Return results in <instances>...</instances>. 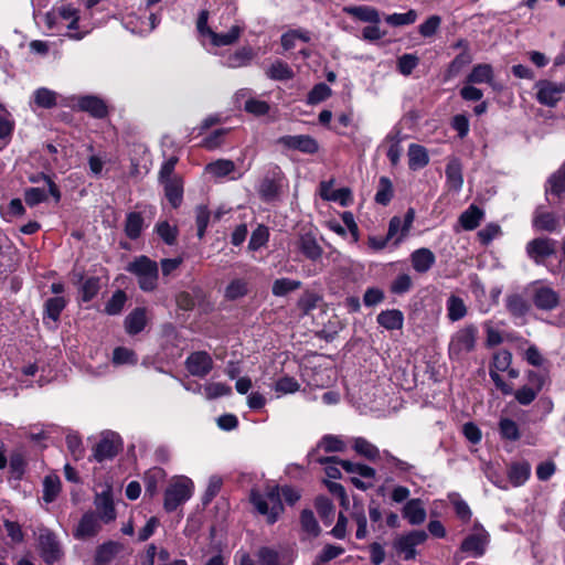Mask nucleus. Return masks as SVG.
Instances as JSON below:
<instances>
[{
    "instance_id": "1",
    "label": "nucleus",
    "mask_w": 565,
    "mask_h": 565,
    "mask_svg": "<svg viewBox=\"0 0 565 565\" xmlns=\"http://www.w3.org/2000/svg\"><path fill=\"white\" fill-rule=\"evenodd\" d=\"M250 502L259 514L267 518L269 524H274L284 512L280 488L278 486L268 487L265 493L253 490L250 492Z\"/></svg>"
},
{
    "instance_id": "2",
    "label": "nucleus",
    "mask_w": 565,
    "mask_h": 565,
    "mask_svg": "<svg viewBox=\"0 0 565 565\" xmlns=\"http://www.w3.org/2000/svg\"><path fill=\"white\" fill-rule=\"evenodd\" d=\"M127 270L138 277L139 287L152 291L157 287L158 265L147 256H140L130 263Z\"/></svg>"
},
{
    "instance_id": "3",
    "label": "nucleus",
    "mask_w": 565,
    "mask_h": 565,
    "mask_svg": "<svg viewBox=\"0 0 565 565\" xmlns=\"http://www.w3.org/2000/svg\"><path fill=\"white\" fill-rule=\"evenodd\" d=\"M478 329L473 324H468L458 330L449 343V355L451 359H460L462 354L475 350Z\"/></svg>"
},
{
    "instance_id": "4",
    "label": "nucleus",
    "mask_w": 565,
    "mask_h": 565,
    "mask_svg": "<svg viewBox=\"0 0 565 565\" xmlns=\"http://www.w3.org/2000/svg\"><path fill=\"white\" fill-rule=\"evenodd\" d=\"M193 483L189 478L181 477L173 481L164 492L163 507L168 512L174 511L180 504L190 499Z\"/></svg>"
},
{
    "instance_id": "5",
    "label": "nucleus",
    "mask_w": 565,
    "mask_h": 565,
    "mask_svg": "<svg viewBox=\"0 0 565 565\" xmlns=\"http://www.w3.org/2000/svg\"><path fill=\"white\" fill-rule=\"evenodd\" d=\"M39 552L46 565H57L63 555V548L56 537V535L47 530H41L39 535Z\"/></svg>"
},
{
    "instance_id": "6",
    "label": "nucleus",
    "mask_w": 565,
    "mask_h": 565,
    "mask_svg": "<svg viewBox=\"0 0 565 565\" xmlns=\"http://www.w3.org/2000/svg\"><path fill=\"white\" fill-rule=\"evenodd\" d=\"M121 448V439L119 435L113 431L102 434V438L93 448V458L103 462L104 460L114 458Z\"/></svg>"
},
{
    "instance_id": "7",
    "label": "nucleus",
    "mask_w": 565,
    "mask_h": 565,
    "mask_svg": "<svg viewBox=\"0 0 565 565\" xmlns=\"http://www.w3.org/2000/svg\"><path fill=\"white\" fill-rule=\"evenodd\" d=\"M536 99L540 104L554 107L565 93V83L541 79L535 84Z\"/></svg>"
},
{
    "instance_id": "8",
    "label": "nucleus",
    "mask_w": 565,
    "mask_h": 565,
    "mask_svg": "<svg viewBox=\"0 0 565 565\" xmlns=\"http://www.w3.org/2000/svg\"><path fill=\"white\" fill-rule=\"evenodd\" d=\"M557 242L550 237H536L526 244L527 256L537 265L544 264L545 259L555 255Z\"/></svg>"
},
{
    "instance_id": "9",
    "label": "nucleus",
    "mask_w": 565,
    "mask_h": 565,
    "mask_svg": "<svg viewBox=\"0 0 565 565\" xmlns=\"http://www.w3.org/2000/svg\"><path fill=\"white\" fill-rule=\"evenodd\" d=\"M282 181V172L278 167L266 174L260 181L258 194L262 200L270 202L279 196Z\"/></svg>"
},
{
    "instance_id": "10",
    "label": "nucleus",
    "mask_w": 565,
    "mask_h": 565,
    "mask_svg": "<svg viewBox=\"0 0 565 565\" xmlns=\"http://www.w3.org/2000/svg\"><path fill=\"white\" fill-rule=\"evenodd\" d=\"M277 142L285 148L298 150L307 154H315L319 151L318 141L309 135L282 136Z\"/></svg>"
},
{
    "instance_id": "11",
    "label": "nucleus",
    "mask_w": 565,
    "mask_h": 565,
    "mask_svg": "<svg viewBox=\"0 0 565 565\" xmlns=\"http://www.w3.org/2000/svg\"><path fill=\"white\" fill-rule=\"evenodd\" d=\"M188 372L196 377H205L213 369V360L205 351L191 353L185 360Z\"/></svg>"
},
{
    "instance_id": "12",
    "label": "nucleus",
    "mask_w": 565,
    "mask_h": 565,
    "mask_svg": "<svg viewBox=\"0 0 565 565\" xmlns=\"http://www.w3.org/2000/svg\"><path fill=\"white\" fill-rule=\"evenodd\" d=\"M426 540L427 533L425 531H412L395 540L394 547L398 552L404 553V558L409 561L416 556L415 546L424 543Z\"/></svg>"
},
{
    "instance_id": "13",
    "label": "nucleus",
    "mask_w": 565,
    "mask_h": 565,
    "mask_svg": "<svg viewBox=\"0 0 565 565\" xmlns=\"http://www.w3.org/2000/svg\"><path fill=\"white\" fill-rule=\"evenodd\" d=\"M534 306L544 311H552L559 305V295L547 286H539L533 291Z\"/></svg>"
},
{
    "instance_id": "14",
    "label": "nucleus",
    "mask_w": 565,
    "mask_h": 565,
    "mask_svg": "<svg viewBox=\"0 0 565 565\" xmlns=\"http://www.w3.org/2000/svg\"><path fill=\"white\" fill-rule=\"evenodd\" d=\"M476 529H480V532L468 535L461 543V551L470 553L478 557L483 555L486 545L488 543V533L479 525H475Z\"/></svg>"
},
{
    "instance_id": "15",
    "label": "nucleus",
    "mask_w": 565,
    "mask_h": 565,
    "mask_svg": "<svg viewBox=\"0 0 565 565\" xmlns=\"http://www.w3.org/2000/svg\"><path fill=\"white\" fill-rule=\"evenodd\" d=\"M100 530L97 516L93 512H86L77 527L74 531V536L78 540H85L95 536Z\"/></svg>"
},
{
    "instance_id": "16",
    "label": "nucleus",
    "mask_w": 565,
    "mask_h": 565,
    "mask_svg": "<svg viewBox=\"0 0 565 565\" xmlns=\"http://www.w3.org/2000/svg\"><path fill=\"white\" fill-rule=\"evenodd\" d=\"M300 252L310 260H317L322 255V247L318 244L311 232L301 233L297 241Z\"/></svg>"
},
{
    "instance_id": "17",
    "label": "nucleus",
    "mask_w": 565,
    "mask_h": 565,
    "mask_svg": "<svg viewBox=\"0 0 565 565\" xmlns=\"http://www.w3.org/2000/svg\"><path fill=\"white\" fill-rule=\"evenodd\" d=\"M411 262L415 271L425 274L433 267L436 257L429 248L422 247L412 253Z\"/></svg>"
},
{
    "instance_id": "18",
    "label": "nucleus",
    "mask_w": 565,
    "mask_h": 565,
    "mask_svg": "<svg viewBox=\"0 0 565 565\" xmlns=\"http://www.w3.org/2000/svg\"><path fill=\"white\" fill-rule=\"evenodd\" d=\"M78 108L88 113L95 118H104L108 114V108L103 99L96 96H83L78 99Z\"/></svg>"
},
{
    "instance_id": "19",
    "label": "nucleus",
    "mask_w": 565,
    "mask_h": 565,
    "mask_svg": "<svg viewBox=\"0 0 565 565\" xmlns=\"http://www.w3.org/2000/svg\"><path fill=\"white\" fill-rule=\"evenodd\" d=\"M558 223V218L554 213L545 212L541 206L536 207L532 220L534 228L553 233L557 231Z\"/></svg>"
},
{
    "instance_id": "20",
    "label": "nucleus",
    "mask_w": 565,
    "mask_h": 565,
    "mask_svg": "<svg viewBox=\"0 0 565 565\" xmlns=\"http://www.w3.org/2000/svg\"><path fill=\"white\" fill-rule=\"evenodd\" d=\"M122 548V544L115 541L99 545L95 553V565H108Z\"/></svg>"
},
{
    "instance_id": "21",
    "label": "nucleus",
    "mask_w": 565,
    "mask_h": 565,
    "mask_svg": "<svg viewBox=\"0 0 565 565\" xmlns=\"http://www.w3.org/2000/svg\"><path fill=\"white\" fill-rule=\"evenodd\" d=\"M95 505L100 519L108 523L116 519V511L110 492H103L96 495Z\"/></svg>"
},
{
    "instance_id": "22",
    "label": "nucleus",
    "mask_w": 565,
    "mask_h": 565,
    "mask_svg": "<svg viewBox=\"0 0 565 565\" xmlns=\"http://www.w3.org/2000/svg\"><path fill=\"white\" fill-rule=\"evenodd\" d=\"M376 320L386 330H399L403 328L404 316L401 310L391 309L379 313Z\"/></svg>"
},
{
    "instance_id": "23",
    "label": "nucleus",
    "mask_w": 565,
    "mask_h": 565,
    "mask_svg": "<svg viewBox=\"0 0 565 565\" xmlns=\"http://www.w3.org/2000/svg\"><path fill=\"white\" fill-rule=\"evenodd\" d=\"M403 515L413 525L422 524L426 519L423 502L419 499L409 500L403 509Z\"/></svg>"
},
{
    "instance_id": "24",
    "label": "nucleus",
    "mask_w": 565,
    "mask_h": 565,
    "mask_svg": "<svg viewBox=\"0 0 565 565\" xmlns=\"http://www.w3.org/2000/svg\"><path fill=\"white\" fill-rule=\"evenodd\" d=\"M446 178L449 186L456 191L463 184L462 164L458 158H452L446 166Z\"/></svg>"
},
{
    "instance_id": "25",
    "label": "nucleus",
    "mask_w": 565,
    "mask_h": 565,
    "mask_svg": "<svg viewBox=\"0 0 565 565\" xmlns=\"http://www.w3.org/2000/svg\"><path fill=\"white\" fill-rule=\"evenodd\" d=\"M408 167L411 170H418L426 167L429 162V156L425 147L411 143L408 147Z\"/></svg>"
},
{
    "instance_id": "26",
    "label": "nucleus",
    "mask_w": 565,
    "mask_h": 565,
    "mask_svg": "<svg viewBox=\"0 0 565 565\" xmlns=\"http://www.w3.org/2000/svg\"><path fill=\"white\" fill-rule=\"evenodd\" d=\"M164 194L170 204L173 207L180 206L183 199V183L178 177H173L172 180H168L164 183Z\"/></svg>"
},
{
    "instance_id": "27",
    "label": "nucleus",
    "mask_w": 565,
    "mask_h": 565,
    "mask_svg": "<svg viewBox=\"0 0 565 565\" xmlns=\"http://www.w3.org/2000/svg\"><path fill=\"white\" fill-rule=\"evenodd\" d=\"M343 11L351 17L361 21L377 24L380 22V14L376 9L366 6L359 7H344Z\"/></svg>"
},
{
    "instance_id": "28",
    "label": "nucleus",
    "mask_w": 565,
    "mask_h": 565,
    "mask_svg": "<svg viewBox=\"0 0 565 565\" xmlns=\"http://www.w3.org/2000/svg\"><path fill=\"white\" fill-rule=\"evenodd\" d=\"M266 76L273 81H289L295 76L291 67L281 60H276L265 72Z\"/></svg>"
},
{
    "instance_id": "29",
    "label": "nucleus",
    "mask_w": 565,
    "mask_h": 565,
    "mask_svg": "<svg viewBox=\"0 0 565 565\" xmlns=\"http://www.w3.org/2000/svg\"><path fill=\"white\" fill-rule=\"evenodd\" d=\"M146 326V310L143 308L134 309L125 319V328L129 334H137Z\"/></svg>"
},
{
    "instance_id": "30",
    "label": "nucleus",
    "mask_w": 565,
    "mask_h": 565,
    "mask_svg": "<svg viewBox=\"0 0 565 565\" xmlns=\"http://www.w3.org/2000/svg\"><path fill=\"white\" fill-rule=\"evenodd\" d=\"M530 473V463H527L526 461L514 462L509 468L508 477L513 486L519 487L529 479Z\"/></svg>"
},
{
    "instance_id": "31",
    "label": "nucleus",
    "mask_w": 565,
    "mask_h": 565,
    "mask_svg": "<svg viewBox=\"0 0 565 565\" xmlns=\"http://www.w3.org/2000/svg\"><path fill=\"white\" fill-rule=\"evenodd\" d=\"M565 192V164L555 171L547 180L546 195L561 196Z\"/></svg>"
},
{
    "instance_id": "32",
    "label": "nucleus",
    "mask_w": 565,
    "mask_h": 565,
    "mask_svg": "<svg viewBox=\"0 0 565 565\" xmlns=\"http://www.w3.org/2000/svg\"><path fill=\"white\" fill-rule=\"evenodd\" d=\"M143 228V217L138 212H130L126 216L125 233L130 239H137Z\"/></svg>"
},
{
    "instance_id": "33",
    "label": "nucleus",
    "mask_w": 565,
    "mask_h": 565,
    "mask_svg": "<svg viewBox=\"0 0 565 565\" xmlns=\"http://www.w3.org/2000/svg\"><path fill=\"white\" fill-rule=\"evenodd\" d=\"M483 216V211L480 210L476 205H470L459 217V222L461 226L467 231H472L478 227L481 218Z\"/></svg>"
},
{
    "instance_id": "34",
    "label": "nucleus",
    "mask_w": 565,
    "mask_h": 565,
    "mask_svg": "<svg viewBox=\"0 0 565 565\" xmlns=\"http://www.w3.org/2000/svg\"><path fill=\"white\" fill-rule=\"evenodd\" d=\"M207 35H210L212 43L216 46H224L233 44L241 34V29L237 25H234L226 33H215L211 29H206Z\"/></svg>"
},
{
    "instance_id": "35",
    "label": "nucleus",
    "mask_w": 565,
    "mask_h": 565,
    "mask_svg": "<svg viewBox=\"0 0 565 565\" xmlns=\"http://www.w3.org/2000/svg\"><path fill=\"white\" fill-rule=\"evenodd\" d=\"M505 306L509 312L514 317H522L530 309L527 301L518 294L509 295L505 300Z\"/></svg>"
},
{
    "instance_id": "36",
    "label": "nucleus",
    "mask_w": 565,
    "mask_h": 565,
    "mask_svg": "<svg viewBox=\"0 0 565 565\" xmlns=\"http://www.w3.org/2000/svg\"><path fill=\"white\" fill-rule=\"evenodd\" d=\"M67 300L64 297L57 296L49 298L44 303V313L54 322L60 319L61 312L65 309Z\"/></svg>"
},
{
    "instance_id": "37",
    "label": "nucleus",
    "mask_w": 565,
    "mask_h": 565,
    "mask_svg": "<svg viewBox=\"0 0 565 565\" xmlns=\"http://www.w3.org/2000/svg\"><path fill=\"white\" fill-rule=\"evenodd\" d=\"M447 311L449 320L458 321L467 315V307L460 297L451 295L447 300Z\"/></svg>"
},
{
    "instance_id": "38",
    "label": "nucleus",
    "mask_w": 565,
    "mask_h": 565,
    "mask_svg": "<svg viewBox=\"0 0 565 565\" xmlns=\"http://www.w3.org/2000/svg\"><path fill=\"white\" fill-rule=\"evenodd\" d=\"M301 285L302 284L300 280L279 278L273 282L271 292L276 297H282L291 291L299 289Z\"/></svg>"
},
{
    "instance_id": "39",
    "label": "nucleus",
    "mask_w": 565,
    "mask_h": 565,
    "mask_svg": "<svg viewBox=\"0 0 565 565\" xmlns=\"http://www.w3.org/2000/svg\"><path fill=\"white\" fill-rule=\"evenodd\" d=\"M492 77L493 72L489 64H478L472 68L467 81L473 84L490 83Z\"/></svg>"
},
{
    "instance_id": "40",
    "label": "nucleus",
    "mask_w": 565,
    "mask_h": 565,
    "mask_svg": "<svg viewBox=\"0 0 565 565\" xmlns=\"http://www.w3.org/2000/svg\"><path fill=\"white\" fill-rule=\"evenodd\" d=\"M248 294V282L245 279H233L225 289V298L228 300L239 299Z\"/></svg>"
},
{
    "instance_id": "41",
    "label": "nucleus",
    "mask_w": 565,
    "mask_h": 565,
    "mask_svg": "<svg viewBox=\"0 0 565 565\" xmlns=\"http://www.w3.org/2000/svg\"><path fill=\"white\" fill-rule=\"evenodd\" d=\"M61 490V481L56 476H46L43 481V500L53 502Z\"/></svg>"
},
{
    "instance_id": "42",
    "label": "nucleus",
    "mask_w": 565,
    "mask_h": 565,
    "mask_svg": "<svg viewBox=\"0 0 565 565\" xmlns=\"http://www.w3.org/2000/svg\"><path fill=\"white\" fill-rule=\"evenodd\" d=\"M353 448L359 455L364 456L369 460H375L380 456L377 447L362 437L354 439Z\"/></svg>"
},
{
    "instance_id": "43",
    "label": "nucleus",
    "mask_w": 565,
    "mask_h": 565,
    "mask_svg": "<svg viewBox=\"0 0 565 565\" xmlns=\"http://www.w3.org/2000/svg\"><path fill=\"white\" fill-rule=\"evenodd\" d=\"M301 529L313 537L320 534V526L311 510L305 509L300 514Z\"/></svg>"
},
{
    "instance_id": "44",
    "label": "nucleus",
    "mask_w": 565,
    "mask_h": 565,
    "mask_svg": "<svg viewBox=\"0 0 565 565\" xmlns=\"http://www.w3.org/2000/svg\"><path fill=\"white\" fill-rule=\"evenodd\" d=\"M234 162L227 159H218L206 166V171L217 178H222L230 174L231 172L234 171Z\"/></svg>"
},
{
    "instance_id": "45",
    "label": "nucleus",
    "mask_w": 565,
    "mask_h": 565,
    "mask_svg": "<svg viewBox=\"0 0 565 565\" xmlns=\"http://www.w3.org/2000/svg\"><path fill=\"white\" fill-rule=\"evenodd\" d=\"M393 198V185L388 178L381 177L379 189L375 194V202L381 205H387Z\"/></svg>"
},
{
    "instance_id": "46",
    "label": "nucleus",
    "mask_w": 565,
    "mask_h": 565,
    "mask_svg": "<svg viewBox=\"0 0 565 565\" xmlns=\"http://www.w3.org/2000/svg\"><path fill=\"white\" fill-rule=\"evenodd\" d=\"M252 58H253L252 49L242 47L227 57V66L233 67V68L242 67V66L247 65Z\"/></svg>"
},
{
    "instance_id": "47",
    "label": "nucleus",
    "mask_w": 565,
    "mask_h": 565,
    "mask_svg": "<svg viewBox=\"0 0 565 565\" xmlns=\"http://www.w3.org/2000/svg\"><path fill=\"white\" fill-rule=\"evenodd\" d=\"M315 507L319 516L324 521L330 523L333 519L334 514V505L330 499L327 497L320 495L315 501Z\"/></svg>"
},
{
    "instance_id": "48",
    "label": "nucleus",
    "mask_w": 565,
    "mask_h": 565,
    "mask_svg": "<svg viewBox=\"0 0 565 565\" xmlns=\"http://www.w3.org/2000/svg\"><path fill=\"white\" fill-rule=\"evenodd\" d=\"M417 19V12L413 9L406 13H393L385 17V22L392 26L413 24Z\"/></svg>"
},
{
    "instance_id": "49",
    "label": "nucleus",
    "mask_w": 565,
    "mask_h": 565,
    "mask_svg": "<svg viewBox=\"0 0 565 565\" xmlns=\"http://www.w3.org/2000/svg\"><path fill=\"white\" fill-rule=\"evenodd\" d=\"M499 430L502 438L508 440H518L520 438V430L518 424L510 418H502L499 423Z\"/></svg>"
},
{
    "instance_id": "50",
    "label": "nucleus",
    "mask_w": 565,
    "mask_h": 565,
    "mask_svg": "<svg viewBox=\"0 0 565 565\" xmlns=\"http://www.w3.org/2000/svg\"><path fill=\"white\" fill-rule=\"evenodd\" d=\"M127 300V296L122 290H117L114 292L111 298L107 301L105 306V311L108 315L115 316L121 312L125 302Z\"/></svg>"
},
{
    "instance_id": "51",
    "label": "nucleus",
    "mask_w": 565,
    "mask_h": 565,
    "mask_svg": "<svg viewBox=\"0 0 565 565\" xmlns=\"http://www.w3.org/2000/svg\"><path fill=\"white\" fill-rule=\"evenodd\" d=\"M34 102L39 107L51 108L56 105V94L47 88H39L34 93Z\"/></svg>"
},
{
    "instance_id": "52",
    "label": "nucleus",
    "mask_w": 565,
    "mask_h": 565,
    "mask_svg": "<svg viewBox=\"0 0 565 565\" xmlns=\"http://www.w3.org/2000/svg\"><path fill=\"white\" fill-rule=\"evenodd\" d=\"M331 95V88L324 84L319 83L313 86V88L309 92L307 102L308 104L315 105L323 102Z\"/></svg>"
},
{
    "instance_id": "53",
    "label": "nucleus",
    "mask_w": 565,
    "mask_h": 565,
    "mask_svg": "<svg viewBox=\"0 0 565 565\" xmlns=\"http://www.w3.org/2000/svg\"><path fill=\"white\" fill-rule=\"evenodd\" d=\"M99 288H100L99 278H97V277L87 278L81 288L82 300L84 302L90 301L94 297H96V295L99 291Z\"/></svg>"
},
{
    "instance_id": "54",
    "label": "nucleus",
    "mask_w": 565,
    "mask_h": 565,
    "mask_svg": "<svg viewBox=\"0 0 565 565\" xmlns=\"http://www.w3.org/2000/svg\"><path fill=\"white\" fill-rule=\"evenodd\" d=\"M441 24L439 15H430L425 22L418 26V32L424 38H430L436 34Z\"/></svg>"
},
{
    "instance_id": "55",
    "label": "nucleus",
    "mask_w": 565,
    "mask_h": 565,
    "mask_svg": "<svg viewBox=\"0 0 565 565\" xmlns=\"http://www.w3.org/2000/svg\"><path fill=\"white\" fill-rule=\"evenodd\" d=\"M342 468L349 473H358L363 478H374L375 470L366 465L354 463L349 460L342 462Z\"/></svg>"
},
{
    "instance_id": "56",
    "label": "nucleus",
    "mask_w": 565,
    "mask_h": 565,
    "mask_svg": "<svg viewBox=\"0 0 565 565\" xmlns=\"http://www.w3.org/2000/svg\"><path fill=\"white\" fill-rule=\"evenodd\" d=\"M322 199L339 202L342 206L349 205L352 201V193L349 188H341L332 191L330 194L321 193Z\"/></svg>"
},
{
    "instance_id": "57",
    "label": "nucleus",
    "mask_w": 565,
    "mask_h": 565,
    "mask_svg": "<svg viewBox=\"0 0 565 565\" xmlns=\"http://www.w3.org/2000/svg\"><path fill=\"white\" fill-rule=\"evenodd\" d=\"M318 446L322 447L326 452H341L345 448L344 443L333 435L323 436Z\"/></svg>"
},
{
    "instance_id": "58",
    "label": "nucleus",
    "mask_w": 565,
    "mask_h": 565,
    "mask_svg": "<svg viewBox=\"0 0 565 565\" xmlns=\"http://www.w3.org/2000/svg\"><path fill=\"white\" fill-rule=\"evenodd\" d=\"M162 477V471L160 469H154L149 471L145 476V494L150 498L154 497L158 493V479Z\"/></svg>"
},
{
    "instance_id": "59",
    "label": "nucleus",
    "mask_w": 565,
    "mask_h": 565,
    "mask_svg": "<svg viewBox=\"0 0 565 565\" xmlns=\"http://www.w3.org/2000/svg\"><path fill=\"white\" fill-rule=\"evenodd\" d=\"M158 235L167 243L168 245H173L177 241V227L171 226L168 222L158 223L156 226Z\"/></svg>"
},
{
    "instance_id": "60",
    "label": "nucleus",
    "mask_w": 565,
    "mask_h": 565,
    "mask_svg": "<svg viewBox=\"0 0 565 565\" xmlns=\"http://www.w3.org/2000/svg\"><path fill=\"white\" fill-rule=\"evenodd\" d=\"M195 221L198 226V236L199 238H202L205 234V230L209 225L210 221V211L207 206L205 205H199L195 210Z\"/></svg>"
},
{
    "instance_id": "61",
    "label": "nucleus",
    "mask_w": 565,
    "mask_h": 565,
    "mask_svg": "<svg viewBox=\"0 0 565 565\" xmlns=\"http://www.w3.org/2000/svg\"><path fill=\"white\" fill-rule=\"evenodd\" d=\"M47 199V193L41 188H30L24 192V201L29 206H35Z\"/></svg>"
},
{
    "instance_id": "62",
    "label": "nucleus",
    "mask_w": 565,
    "mask_h": 565,
    "mask_svg": "<svg viewBox=\"0 0 565 565\" xmlns=\"http://www.w3.org/2000/svg\"><path fill=\"white\" fill-rule=\"evenodd\" d=\"M419 58L414 54H404L398 58V71L407 76L411 75L414 68L418 65Z\"/></svg>"
},
{
    "instance_id": "63",
    "label": "nucleus",
    "mask_w": 565,
    "mask_h": 565,
    "mask_svg": "<svg viewBox=\"0 0 565 565\" xmlns=\"http://www.w3.org/2000/svg\"><path fill=\"white\" fill-rule=\"evenodd\" d=\"M540 392L534 387L524 385L514 393V397L519 404L523 406L530 405L537 396Z\"/></svg>"
},
{
    "instance_id": "64",
    "label": "nucleus",
    "mask_w": 565,
    "mask_h": 565,
    "mask_svg": "<svg viewBox=\"0 0 565 565\" xmlns=\"http://www.w3.org/2000/svg\"><path fill=\"white\" fill-rule=\"evenodd\" d=\"M512 362V354L508 350H500L493 355L492 366L494 371L504 372L509 369Z\"/></svg>"
}]
</instances>
